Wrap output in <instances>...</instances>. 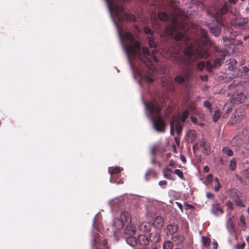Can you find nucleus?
Returning <instances> with one entry per match:
<instances>
[{"label": "nucleus", "instance_id": "nucleus-36", "mask_svg": "<svg viewBox=\"0 0 249 249\" xmlns=\"http://www.w3.org/2000/svg\"><path fill=\"white\" fill-rule=\"evenodd\" d=\"M241 196H239L237 198L234 200L236 205L237 206L240 207H245L246 205L243 202L242 200L240 198Z\"/></svg>", "mask_w": 249, "mask_h": 249}, {"label": "nucleus", "instance_id": "nucleus-16", "mask_svg": "<svg viewBox=\"0 0 249 249\" xmlns=\"http://www.w3.org/2000/svg\"><path fill=\"white\" fill-rule=\"evenodd\" d=\"M200 146L203 148L202 153L205 155L208 156L211 152V146L210 143L202 139L200 142Z\"/></svg>", "mask_w": 249, "mask_h": 249}, {"label": "nucleus", "instance_id": "nucleus-14", "mask_svg": "<svg viewBox=\"0 0 249 249\" xmlns=\"http://www.w3.org/2000/svg\"><path fill=\"white\" fill-rule=\"evenodd\" d=\"M124 225L123 221H121L119 218H115L112 224L113 227H114L113 230V234L115 235L116 231L122 229Z\"/></svg>", "mask_w": 249, "mask_h": 249}, {"label": "nucleus", "instance_id": "nucleus-34", "mask_svg": "<svg viewBox=\"0 0 249 249\" xmlns=\"http://www.w3.org/2000/svg\"><path fill=\"white\" fill-rule=\"evenodd\" d=\"M163 249H173L174 245L173 243L170 241H167L164 242Z\"/></svg>", "mask_w": 249, "mask_h": 249}, {"label": "nucleus", "instance_id": "nucleus-11", "mask_svg": "<svg viewBox=\"0 0 249 249\" xmlns=\"http://www.w3.org/2000/svg\"><path fill=\"white\" fill-rule=\"evenodd\" d=\"M178 230V226L176 223H171L167 225L164 231L167 235H172L177 232Z\"/></svg>", "mask_w": 249, "mask_h": 249}, {"label": "nucleus", "instance_id": "nucleus-18", "mask_svg": "<svg viewBox=\"0 0 249 249\" xmlns=\"http://www.w3.org/2000/svg\"><path fill=\"white\" fill-rule=\"evenodd\" d=\"M137 241L138 244L142 246H146L150 242L148 237L142 234H141L138 236L137 238Z\"/></svg>", "mask_w": 249, "mask_h": 249}, {"label": "nucleus", "instance_id": "nucleus-5", "mask_svg": "<svg viewBox=\"0 0 249 249\" xmlns=\"http://www.w3.org/2000/svg\"><path fill=\"white\" fill-rule=\"evenodd\" d=\"M231 5L227 2H225L216 13L212 14V13L207 12L208 15L213 16L216 21L221 26H225L226 25V18L224 15L230 12Z\"/></svg>", "mask_w": 249, "mask_h": 249}, {"label": "nucleus", "instance_id": "nucleus-9", "mask_svg": "<svg viewBox=\"0 0 249 249\" xmlns=\"http://www.w3.org/2000/svg\"><path fill=\"white\" fill-rule=\"evenodd\" d=\"M245 116V111L241 109H237L234 113L232 114L230 118L229 123L231 125L239 123Z\"/></svg>", "mask_w": 249, "mask_h": 249}, {"label": "nucleus", "instance_id": "nucleus-24", "mask_svg": "<svg viewBox=\"0 0 249 249\" xmlns=\"http://www.w3.org/2000/svg\"><path fill=\"white\" fill-rule=\"evenodd\" d=\"M172 239L176 245H179L183 242L184 238L183 235H176L173 236Z\"/></svg>", "mask_w": 249, "mask_h": 249}, {"label": "nucleus", "instance_id": "nucleus-39", "mask_svg": "<svg viewBox=\"0 0 249 249\" xmlns=\"http://www.w3.org/2000/svg\"><path fill=\"white\" fill-rule=\"evenodd\" d=\"M223 62L221 61L220 58H216L213 61V68H217L221 66Z\"/></svg>", "mask_w": 249, "mask_h": 249}, {"label": "nucleus", "instance_id": "nucleus-23", "mask_svg": "<svg viewBox=\"0 0 249 249\" xmlns=\"http://www.w3.org/2000/svg\"><path fill=\"white\" fill-rule=\"evenodd\" d=\"M226 227L230 233H233L235 232V225L231 218L228 220Z\"/></svg>", "mask_w": 249, "mask_h": 249}, {"label": "nucleus", "instance_id": "nucleus-52", "mask_svg": "<svg viewBox=\"0 0 249 249\" xmlns=\"http://www.w3.org/2000/svg\"><path fill=\"white\" fill-rule=\"evenodd\" d=\"M246 246V244L245 242H243L241 244H238L236 245L237 249H244Z\"/></svg>", "mask_w": 249, "mask_h": 249}, {"label": "nucleus", "instance_id": "nucleus-10", "mask_svg": "<svg viewBox=\"0 0 249 249\" xmlns=\"http://www.w3.org/2000/svg\"><path fill=\"white\" fill-rule=\"evenodd\" d=\"M123 170L122 168L119 167H110L108 169L109 172L110 174V181L111 182H120V180L115 179V177L118 174Z\"/></svg>", "mask_w": 249, "mask_h": 249}, {"label": "nucleus", "instance_id": "nucleus-33", "mask_svg": "<svg viewBox=\"0 0 249 249\" xmlns=\"http://www.w3.org/2000/svg\"><path fill=\"white\" fill-rule=\"evenodd\" d=\"M175 127L177 134L179 135L182 130V125L179 121H177L176 122L175 124Z\"/></svg>", "mask_w": 249, "mask_h": 249}, {"label": "nucleus", "instance_id": "nucleus-41", "mask_svg": "<svg viewBox=\"0 0 249 249\" xmlns=\"http://www.w3.org/2000/svg\"><path fill=\"white\" fill-rule=\"evenodd\" d=\"M174 173L177 175L180 179L184 180V177L182 171L179 169H175L174 171Z\"/></svg>", "mask_w": 249, "mask_h": 249}, {"label": "nucleus", "instance_id": "nucleus-8", "mask_svg": "<svg viewBox=\"0 0 249 249\" xmlns=\"http://www.w3.org/2000/svg\"><path fill=\"white\" fill-rule=\"evenodd\" d=\"M248 21V18H243L240 15H234L231 18V25L235 28H239L247 24Z\"/></svg>", "mask_w": 249, "mask_h": 249}, {"label": "nucleus", "instance_id": "nucleus-27", "mask_svg": "<svg viewBox=\"0 0 249 249\" xmlns=\"http://www.w3.org/2000/svg\"><path fill=\"white\" fill-rule=\"evenodd\" d=\"M172 170L168 168H164L162 170L163 176L168 179L174 180L172 177Z\"/></svg>", "mask_w": 249, "mask_h": 249}, {"label": "nucleus", "instance_id": "nucleus-28", "mask_svg": "<svg viewBox=\"0 0 249 249\" xmlns=\"http://www.w3.org/2000/svg\"><path fill=\"white\" fill-rule=\"evenodd\" d=\"M229 197L231 198L233 200L239 197L240 193L238 190L235 189H231L229 192Z\"/></svg>", "mask_w": 249, "mask_h": 249}, {"label": "nucleus", "instance_id": "nucleus-57", "mask_svg": "<svg viewBox=\"0 0 249 249\" xmlns=\"http://www.w3.org/2000/svg\"><path fill=\"white\" fill-rule=\"evenodd\" d=\"M175 203H176V205L179 208V209H180L181 212H183V208H182V204L178 202H176Z\"/></svg>", "mask_w": 249, "mask_h": 249}, {"label": "nucleus", "instance_id": "nucleus-2", "mask_svg": "<svg viewBox=\"0 0 249 249\" xmlns=\"http://www.w3.org/2000/svg\"><path fill=\"white\" fill-rule=\"evenodd\" d=\"M119 35L121 38L124 49L127 55L128 59L130 60V56H136L145 65L149 70L153 71L155 66L153 62H157L158 59L154 55L155 49L152 51V54L147 47H143L142 48V52L141 51V46L140 42L134 40L133 35L130 32L121 33L119 32Z\"/></svg>", "mask_w": 249, "mask_h": 249}, {"label": "nucleus", "instance_id": "nucleus-19", "mask_svg": "<svg viewBox=\"0 0 249 249\" xmlns=\"http://www.w3.org/2000/svg\"><path fill=\"white\" fill-rule=\"evenodd\" d=\"M125 229L124 230L125 234L128 235H133L135 234L136 228L135 227L133 226L131 224H126Z\"/></svg>", "mask_w": 249, "mask_h": 249}, {"label": "nucleus", "instance_id": "nucleus-62", "mask_svg": "<svg viewBox=\"0 0 249 249\" xmlns=\"http://www.w3.org/2000/svg\"><path fill=\"white\" fill-rule=\"evenodd\" d=\"M180 160H181L182 161V162H183V163H186V158H185V157L183 155H181L180 156Z\"/></svg>", "mask_w": 249, "mask_h": 249}, {"label": "nucleus", "instance_id": "nucleus-43", "mask_svg": "<svg viewBox=\"0 0 249 249\" xmlns=\"http://www.w3.org/2000/svg\"><path fill=\"white\" fill-rule=\"evenodd\" d=\"M202 240L203 245L205 247H207L210 245L211 240L209 238H207L205 236H202Z\"/></svg>", "mask_w": 249, "mask_h": 249}, {"label": "nucleus", "instance_id": "nucleus-40", "mask_svg": "<svg viewBox=\"0 0 249 249\" xmlns=\"http://www.w3.org/2000/svg\"><path fill=\"white\" fill-rule=\"evenodd\" d=\"M205 67L206 70L209 72H212V69L213 68V65L210 61H207L205 64Z\"/></svg>", "mask_w": 249, "mask_h": 249}, {"label": "nucleus", "instance_id": "nucleus-64", "mask_svg": "<svg viewBox=\"0 0 249 249\" xmlns=\"http://www.w3.org/2000/svg\"><path fill=\"white\" fill-rule=\"evenodd\" d=\"M207 179L208 181H212L213 180V176L212 174H209L207 176Z\"/></svg>", "mask_w": 249, "mask_h": 249}, {"label": "nucleus", "instance_id": "nucleus-26", "mask_svg": "<svg viewBox=\"0 0 249 249\" xmlns=\"http://www.w3.org/2000/svg\"><path fill=\"white\" fill-rule=\"evenodd\" d=\"M126 243L132 247H134L138 244L137 239L133 235H129L126 239Z\"/></svg>", "mask_w": 249, "mask_h": 249}, {"label": "nucleus", "instance_id": "nucleus-21", "mask_svg": "<svg viewBox=\"0 0 249 249\" xmlns=\"http://www.w3.org/2000/svg\"><path fill=\"white\" fill-rule=\"evenodd\" d=\"M152 227V224L148 222H143L142 223L139 227L140 230L144 232H148L150 231Z\"/></svg>", "mask_w": 249, "mask_h": 249}, {"label": "nucleus", "instance_id": "nucleus-58", "mask_svg": "<svg viewBox=\"0 0 249 249\" xmlns=\"http://www.w3.org/2000/svg\"><path fill=\"white\" fill-rule=\"evenodd\" d=\"M238 0H228L230 4H237Z\"/></svg>", "mask_w": 249, "mask_h": 249}, {"label": "nucleus", "instance_id": "nucleus-45", "mask_svg": "<svg viewBox=\"0 0 249 249\" xmlns=\"http://www.w3.org/2000/svg\"><path fill=\"white\" fill-rule=\"evenodd\" d=\"M203 106L208 108L210 112H212V104L208 101H205L203 103Z\"/></svg>", "mask_w": 249, "mask_h": 249}, {"label": "nucleus", "instance_id": "nucleus-50", "mask_svg": "<svg viewBox=\"0 0 249 249\" xmlns=\"http://www.w3.org/2000/svg\"><path fill=\"white\" fill-rule=\"evenodd\" d=\"M240 221L242 224L243 227H246V219L245 216L243 215L240 216Z\"/></svg>", "mask_w": 249, "mask_h": 249}, {"label": "nucleus", "instance_id": "nucleus-32", "mask_svg": "<svg viewBox=\"0 0 249 249\" xmlns=\"http://www.w3.org/2000/svg\"><path fill=\"white\" fill-rule=\"evenodd\" d=\"M237 160L236 158H232L230 162L229 169L231 171H234L236 168Z\"/></svg>", "mask_w": 249, "mask_h": 249}, {"label": "nucleus", "instance_id": "nucleus-35", "mask_svg": "<svg viewBox=\"0 0 249 249\" xmlns=\"http://www.w3.org/2000/svg\"><path fill=\"white\" fill-rule=\"evenodd\" d=\"M148 43L151 48H156L157 47V43L154 41V38L153 36L148 37Z\"/></svg>", "mask_w": 249, "mask_h": 249}, {"label": "nucleus", "instance_id": "nucleus-59", "mask_svg": "<svg viewBox=\"0 0 249 249\" xmlns=\"http://www.w3.org/2000/svg\"><path fill=\"white\" fill-rule=\"evenodd\" d=\"M167 183V182L166 180H161L159 182V185L160 186H162L164 185H166Z\"/></svg>", "mask_w": 249, "mask_h": 249}, {"label": "nucleus", "instance_id": "nucleus-53", "mask_svg": "<svg viewBox=\"0 0 249 249\" xmlns=\"http://www.w3.org/2000/svg\"><path fill=\"white\" fill-rule=\"evenodd\" d=\"M152 172V171L151 170H148L147 171V172L145 173L144 175V178L146 180H149L148 176L150 175V174Z\"/></svg>", "mask_w": 249, "mask_h": 249}, {"label": "nucleus", "instance_id": "nucleus-51", "mask_svg": "<svg viewBox=\"0 0 249 249\" xmlns=\"http://www.w3.org/2000/svg\"><path fill=\"white\" fill-rule=\"evenodd\" d=\"M102 246L105 248V249H107V248H110L108 246V242H107V239H104L102 241Z\"/></svg>", "mask_w": 249, "mask_h": 249}, {"label": "nucleus", "instance_id": "nucleus-55", "mask_svg": "<svg viewBox=\"0 0 249 249\" xmlns=\"http://www.w3.org/2000/svg\"><path fill=\"white\" fill-rule=\"evenodd\" d=\"M206 196L209 199H212V198H213L214 195L213 194H212L210 192H208L206 194Z\"/></svg>", "mask_w": 249, "mask_h": 249}, {"label": "nucleus", "instance_id": "nucleus-48", "mask_svg": "<svg viewBox=\"0 0 249 249\" xmlns=\"http://www.w3.org/2000/svg\"><path fill=\"white\" fill-rule=\"evenodd\" d=\"M226 206L227 209L230 211H231L233 210L234 207L231 201H228L226 203Z\"/></svg>", "mask_w": 249, "mask_h": 249}, {"label": "nucleus", "instance_id": "nucleus-49", "mask_svg": "<svg viewBox=\"0 0 249 249\" xmlns=\"http://www.w3.org/2000/svg\"><path fill=\"white\" fill-rule=\"evenodd\" d=\"M159 147V145H154L151 149L150 153L152 155L154 156L156 152H158V150Z\"/></svg>", "mask_w": 249, "mask_h": 249}, {"label": "nucleus", "instance_id": "nucleus-61", "mask_svg": "<svg viewBox=\"0 0 249 249\" xmlns=\"http://www.w3.org/2000/svg\"><path fill=\"white\" fill-rule=\"evenodd\" d=\"M169 165L170 166H172V167H176V162L174 160H171L170 161Z\"/></svg>", "mask_w": 249, "mask_h": 249}, {"label": "nucleus", "instance_id": "nucleus-17", "mask_svg": "<svg viewBox=\"0 0 249 249\" xmlns=\"http://www.w3.org/2000/svg\"><path fill=\"white\" fill-rule=\"evenodd\" d=\"M125 225L129 224L131 222V217L130 213L126 211H123L121 213L119 218Z\"/></svg>", "mask_w": 249, "mask_h": 249}, {"label": "nucleus", "instance_id": "nucleus-6", "mask_svg": "<svg viewBox=\"0 0 249 249\" xmlns=\"http://www.w3.org/2000/svg\"><path fill=\"white\" fill-rule=\"evenodd\" d=\"M106 0L108 3L110 10L113 12L115 16H135L133 14L125 12L124 7L123 5H114L111 7V4L114 0Z\"/></svg>", "mask_w": 249, "mask_h": 249}, {"label": "nucleus", "instance_id": "nucleus-1", "mask_svg": "<svg viewBox=\"0 0 249 249\" xmlns=\"http://www.w3.org/2000/svg\"><path fill=\"white\" fill-rule=\"evenodd\" d=\"M210 43L207 32L202 30L201 36L197 42V47L195 49L191 45L186 47L183 51L184 55L175 56L172 61L178 65H185L186 68L182 69L181 72L177 74L174 78V82L180 85H186L195 77V68L191 65V58H208L210 55L209 47L208 45Z\"/></svg>", "mask_w": 249, "mask_h": 249}, {"label": "nucleus", "instance_id": "nucleus-4", "mask_svg": "<svg viewBox=\"0 0 249 249\" xmlns=\"http://www.w3.org/2000/svg\"><path fill=\"white\" fill-rule=\"evenodd\" d=\"M179 22L176 20H173L171 24L167 26L163 31L162 35L165 36H171L175 35V39L177 41H179L185 37L184 34L180 32H178V30L181 29Z\"/></svg>", "mask_w": 249, "mask_h": 249}, {"label": "nucleus", "instance_id": "nucleus-13", "mask_svg": "<svg viewBox=\"0 0 249 249\" xmlns=\"http://www.w3.org/2000/svg\"><path fill=\"white\" fill-rule=\"evenodd\" d=\"M149 241L153 243H157L160 241V231H154L150 233L149 235Z\"/></svg>", "mask_w": 249, "mask_h": 249}, {"label": "nucleus", "instance_id": "nucleus-12", "mask_svg": "<svg viewBox=\"0 0 249 249\" xmlns=\"http://www.w3.org/2000/svg\"><path fill=\"white\" fill-rule=\"evenodd\" d=\"M164 224V219L162 217L158 216L155 218L152 225L155 229L160 230Z\"/></svg>", "mask_w": 249, "mask_h": 249}, {"label": "nucleus", "instance_id": "nucleus-37", "mask_svg": "<svg viewBox=\"0 0 249 249\" xmlns=\"http://www.w3.org/2000/svg\"><path fill=\"white\" fill-rule=\"evenodd\" d=\"M188 115H189V111L188 110H185L182 114V115L181 117H179V119H180V121L182 122V123H184L185 122L186 119L188 118Z\"/></svg>", "mask_w": 249, "mask_h": 249}, {"label": "nucleus", "instance_id": "nucleus-42", "mask_svg": "<svg viewBox=\"0 0 249 249\" xmlns=\"http://www.w3.org/2000/svg\"><path fill=\"white\" fill-rule=\"evenodd\" d=\"M205 67V64L203 61H199L196 64V68L199 71H202Z\"/></svg>", "mask_w": 249, "mask_h": 249}, {"label": "nucleus", "instance_id": "nucleus-60", "mask_svg": "<svg viewBox=\"0 0 249 249\" xmlns=\"http://www.w3.org/2000/svg\"><path fill=\"white\" fill-rule=\"evenodd\" d=\"M165 151V148L164 147H161V146H160V145H159V148L158 150V152L163 153Z\"/></svg>", "mask_w": 249, "mask_h": 249}, {"label": "nucleus", "instance_id": "nucleus-44", "mask_svg": "<svg viewBox=\"0 0 249 249\" xmlns=\"http://www.w3.org/2000/svg\"><path fill=\"white\" fill-rule=\"evenodd\" d=\"M214 181L215 182V183H216L217 185L216 186H215L213 188H214V190L215 192H218L220 187H221L220 184L219 183V179L217 177H215L214 178Z\"/></svg>", "mask_w": 249, "mask_h": 249}, {"label": "nucleus", "instance_id": "nucleus-38", "mask_svg": "<svg viewBox=\"0 0 249 249\" xmlns=\"http://www.w3.org/2000/svg\"><path fill=\"white\" fill-rule=\"evenodd\" d=\"M221 117V112L216 110L214 112L213 115V120L214 122H216L218 119Z\"/></svg>", "mask_w": 249, "mask_h": 249}, {"label": "nucleus", "instance_id": "nucleus-20", "mask_svg": "<svg viewBox=\"0 0 249 249\" xmlns=\"http://www.w3.org/2000/svg\"><path fill=\"white\" fill-rule=\"evenodd\" d=\"M100 243V235L97 232H94L92 235V240L91 245L93 247L96 249H97V246Z\"/></svg>", "mask_w": 249, "mask_h": 249}, {"label": "nucleus", "instance_id": "nucleus-54", "mask_svg": "<svg viewBox=\"0 0 249 249\" xmlns=\"http://www.w3.org/2000/svg\"><path fill=\"white\" fill-rule=\"evenodd\" d=\"M199 78L202 81H207L208 80V77L207 75H200Z\"/></svg>", "mask_w": 249, "mask_h": 249}, {"label": "nucleus", "instance_id": "nucleus-47", "mask_svg": "<svg viewBox=\"0 0 249 249\" xmlns=\"http://www.w3.org/2000/svg\"><path fill=\"white\" fill-rule=\"evenodd\" d=\"M228 52L226 50L221 51V54L219 58H220L221 61L222 62H223L224 60H225V57L228 55Z\"/></svg>", "mask_w": 249, "mask_h": 249}, {"label": "nucleus", "instance_id": "nucleus-56", "mask_svg": "<svg viewBox=\"0 0 249 249\" xmlns=\"http://www.w3.org/2000/svg\"><path fill=\"white\" fill-rule=\"evenodd\" d=\"M185 206H186V209L187 210V209H193L194 207L191 205V204H188L187 203H185Z\"/></svg>", "mask_w": 249, "mask_h": 249}, {"label": "nucleus", "instance_id": "nucleus-31", "mask_svg": "<svg viewBox=\"0 0 249 249\" xmlns=\"http://www.w3.org/2000/svg\"><path fill=\"white\" fill-rule=\"evenodd\" d=\"M222 152H223V154L229 157L232 156L233 154L232 150L229 147L227 146H225L222 148Z\"/></svg>", "mask_w": 249, "mask_h": 249}, {"label": "nucleus", "instance_id": "nucleus-25", "mask_svg": "<svg viewBox=\"0 0 249 249\" xmlns=\"http://www.w3.org/2000/svg\"><path fill=\"white\" fill-rule=\"evenodd\" d=\"M189 141L193 143L195 142L197 139V133L195 130H191L189 131L188 133Z\"/></svg>", "mask_w": 249, "mask_h": 249}, {"label": "nucleus", "instance_id": "nucleus-63", "mask_svg": "<svg viewBox=\"0 0 249 249\" xmlns=\"http://www.w3.org/2000/svg\"><path fill=\"white\" fill-rule=\"evenodd\" d=\"M230 63L231 64V65H234V64H237V61L234 59H231L230 60Z\"/></svg>", "mask_w": 249, "mask_h": 249}, {"label": "nucleus", "instance_id": "nucleus-15", "mask_svg": "<svg viewBox=\"0 0 249 249\" xmlns=\"http://www.w3.org/2000/svg\"><path fill=\"white\" fill-rule=\"evenodd\" d=\"M151 24L153 29L157 33L161 32V25L156 16L151 18Z\"/></svg>", "mask_w": 249, "mask_h": 249}, {"label": "nucleus", "instance_id": "nucleus-22", "mask_svg": "<svg viewBox=\"0 0 249 249\" xmlns=\"http://www.w3.org/2000/svg\"><path fill=\"white\" fill-rule=\"evenodd\" d=\"M212 213L216 215H220L223 213V211L222 210L219 204L216 203L213 204L212 208Z\"/></svg>", "mask_w": 249, "mask_h": 249}, {"label": "nucleus", "instance_id": "nucleus-46", "mask_svg": "<svg viewBox=\"0 0 249 249\" xmlns=\"http://www.w3.org/2000/svg\"><path fill=\"white\" fill-rule=\"evenodd\" d=\"M143 31L145 34L150 35L151 36H152L153 32L149 27L146 26H144L143 28Z\"/></svg>", "mask_w": 249, "mask_h": 249}, {"label": "nucleus", "instance_id": "nucleus-7", "mask_svg": "<svg viewBox=\"0 0 249 249\" xmlns=\"http://www.w3.org/2000/svg\"><path fill=\"white\" fill-rule=\"evenodd\" d=\"M231 102L234 104L244 103L249 105V95H245L242 92H234L231 96Z\"/></svg>", "mask_w": 249, "mask_h": 249}, {"label": "nucleus", "instance_id": "nucleus-30", "mask_svg": "<svg viewBox=\"0 0 249 249\" xmlns=\"http://www.w3.org/2000/svg\"><path fill=\"white\" fill-rule=\"evenodd\" d=\"M158 17L159 19L162 21H167L169 19L168 15L163 12H158Z\"/></svg>", "mask_w": 249, "mask_h": 249}, {"label": "nucleus", "instance_id": "nucleus-3", "mask_svg": "<svg viewBox=\"0 0 249 249\" xmlns=\"http://www.w3.org/2000/svg\"><path fill=\"white\" fill-rule=\"evenodd\" d=\"M146 109L150 114H155V117L153 119V126L155 129L159 132H164L165 130V124L163 118L160 114L161 107L156 102L153 101L149 103H145Z\"/></svg>", "mask_w": 249, "mask_h": 249}, {"label": "nucleus", "instance_id": "nucleus-29", "mask_svg": "<svg viewBox=\"0 0 249 249\" xmlns=\"http://www.w3.org/2000/svg\"><path fill=\"white\" fill-rule=\"evenodd\" d=\"M210 31L211 33L213 34L215 36H218L220 34L221 28L218 26L210 27Z\"/></svg>", "mask_w": 249, "mask_h": 249}]
</instances>
